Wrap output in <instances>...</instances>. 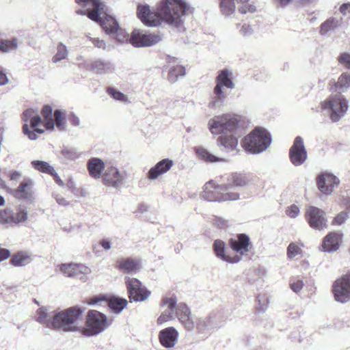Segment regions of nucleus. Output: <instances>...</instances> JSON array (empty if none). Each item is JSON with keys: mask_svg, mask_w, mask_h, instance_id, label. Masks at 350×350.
Returning <instances> with one entry per match:
<instances>
[{"mask_svg": "<svg viewBox=\"0 0 350 350\" xmlns=\"http://www.w3.org/2000/svg\"><path fill=\"white\" fill-rule=\"evenodd\" d=\"M189 8L185 0H161L157 13L152 12L148 5L139 4L137 16L147 26H158L164 19L167 24L180 30L183 28L184 18Z\"/></svg>", "mask_w": 350, "mask_h": 350, "instance_id": "nucleus-1", "label": "nucleus"}, {"mask_svg": "<svg viewBox=\"0 0 350 350\" xmlns=\"http://www.w3.org/2000/svg\"><path fill=\"white\" fill-rule=\"evenodd\" d=\"M240 121L241 117L232 113L215 116L209 119L208 129L212 135H219L217 145L221 151L226 153L239 152Z\"/></svg>", "mask_w": 350, "mask_h": 350, "instance_id": "nucleus-2", "label": "nucleus"}, {"mask_svg": "<svg viewBox=\"0 0 350 350\" xmlns=\"http://www.w3.org/2000/svg\"><path fill=\"white\" fill-rule=\"evenodd\" d=\"M75 1L81 6V8L76 10L77 14L87 15L92 21L100 23L107 34H116L118 41L124 39V31L120 28L116 19L105 12L104 4L99 0H75Z\"/></svg>", "mask_w": 350, "mask_h": 350, "instance_id": "nucleus-3", "label": "nucleus"}, {"mask_svg": "<svg viewBox=\"0 0 350 350\" xmlns=\"http://www.w3.org/2000/svg\"><path fill=\"white\" fill-rule=\"evenodd\" d=\"M176 316L180 323L189 332L196 329L198 333L214 329L219 327L224 321L219 312H213L208 317L202 318L192 314L190 308L185 303H179Z\"/></svg>", "mask_w": 350, "mask_h": 350, "instance_id": "nucleus-4", "label": "nucleus"}, {"mask_svg": "<svg viewBox=\"0 0 350 350\" xmlns=\"http://www.w3.org/2000/svg\"><path fill=\"white\" fill-rule=\"evenodd\" d=\"M270 133L262 127H256L241 142V146L249 153L258 154L266 150L271 145Z\"/></svg>", "mask_w": 350, "mask_h": 350, "instance_id": "nucleus-5", "label": "nucleus"}, {"mask_svg": "<svg viewBox=\"0 0 350 350\" xmlns=\"http://www.w3.org/2000/svg\"><path fill=\"white\" fill-rule=\"evenodd\" d=\"M81 314L82 311L78 307L56 311L54 316V329L65 332L79 330L77 322Z\"/></svg>", "mask_w": 350, "mask_h": 350, "instance_id": "nucleus-6", "label": "nucleus"}, {"mask_svg": "<svg viewBox=\"0 0 350 350\" xmlns=\"http://www.w3.org/2000/svg\"><path fill=\"white\" fill-rule=\"evenodd\" d=\"M348 100L342 95L329 96L321 103V109L332 122H338L347 113Z\"/></svg>", "mask_w": 350, "mask_h": 350, "instance_id": "nucleus-7", "label": "nucleus"}, {"mask_svg": "<svg viewBox=\"0 0 350 350\" xmlns=\"http://www.w3.org/2000/svg\"><path fill=\"white\" fill-rule=\"evenodd\" d=\"M230 72L227 69L221 70L215 79L216 85L213 89V96L208 103V107L211 109H219L226 98L223 91V88L233 89L234 84L230 77Z\"/></svg>", "mask_w": 350, "mask_h": 350, "instance_id": "nucleus-8", "label": "nucleus"}, {"mask_svg": "<svg viewBox=\"0 0 350 350\" xmlns=\"http://www.w3.org/2000/svg\"><path fill=\"white\" fill-rule=\"evenodd\" d=\"M230 187L224 184L216 185L213 182L206 183L204 187L202 197L209 202L234 201L239 199L237 192H228Z\"/></svg>", "mask_w": 350, "mask_h": 350, "instance_id": "nucleus-9", "label": "nucleus"}, {"mask_svg": "<svg viewBox=\"0 0 350 350\" xmlns=\"http://www.w3.org/2000/svg\"><path fill=\"white\" fill-rule=\"evenodd\" d=\"M108 325L107 318L104 314L97 310H90L82 334L85 336H96L103 332Z\"/></svg>", "mask_w": 350, "mask_h": 350, "instance_id": "nucleus-10", "label": "nucleus"}, {"mask_svg": "<svg viewBox=\"0 0 350 350\" xmlns=\"http://www.w3.org/2000/svg\"><path fill=\"white\" fill-rule=\"evenodd\" d=\"M102 178L105 186L117 189L125 184L128 174L124 170H120L116 166H110L105 170Z\"/></svg>", "mask_w": 350, "mask_h": 350, "instance_id": "nucleus-11", "label": "nucleus"}, {"mask_svg": "<svg viewBox=\"0 0 350 350\" xmlns=\"http://www.w3.org/2000/svg\"><path fill=\"white\" fill-rule=\"evenodd\" d=\"M305 218L310 228L323 230L327 228V219L325 211L316 206H310L306 208Z\"/></svg>", "mask_w": 350, "mask_h": 350, "instance_id": "nucleus-12", "label": "nucleus"}, {"mask_svg": "<svg viewBox=\"0 0 350 350\" xmlns=\"http://www.w3.org/2000/svg\"><path fill=\"white\" fill-rule=\"evenodd\" d=\"M125 283L131 301H144L150 295V291L134 278H126Z\"/></svg>", "mask_w": 350, "mask_h": 350, "instance_id": "nucleus-13", "label": "nucleus"}, {"mask_svg": "<svg viewBox=\"0 0 350 350\" xmlns=\"http://www.w3.org/2000/svg\"><path fill=\"white\" fill-rule=\"evenodd\" d=\"M162 39L159 33H143L134 30L129 38V42L135 47L150 46L158 43Z\"/></svg>", "mask_w": 350, "mask_h": 350, "instance_id": "nucleus-14", "label": "nucleus"}, {"mask_svg": "<svg viewBox=\"0 0 350 350\" xmlns=\"http://www.w3.org/2000/svg\"><path fill=\"white\" fill-rule=\"evenodd\" d=\"M308 154L304 145V139L300 136H297L292 146L289 149V159L295 166H300L307 160Z\"/></svg>", "mask_w": 350, "mask_h": 350, "instance_id": "nucleus-15", "label": "nucleus"}, {"mask_svg": "<svg viewBox=\"0 0 350 350\" xmlns=\"http://www.w3.org/2000/svg\"><path fill=\"white\" fill-rule=\"evenodd\" d=\"M230 247L237 253L236 255L246 256L252 247L249 236L245 234H238L228 241Z\"/></svg>", "mask_w": 350, "mask_h": 350, "instance_id": "nucleus-16", "label": "nucleus"}, {"mask_svg": "<svg viewBox=\"0 0 350 350\" xmlns=\"http://www.w3.org/2000/svg\"><path fill=\"white\" fill-rule=\"evenodd\" d=\"M213 250L217 258L227 263L237 264L241 260L238 255L230 256L228 254L226 243L221 239H215L213 241Z\"/></svg>", "mask_w": 350, "mask_h": 350, "instance_id": "nucleus-17", "label": "nucleus"}, {"mask_svg": "<svg viewBox=\"0 0 350 350\" xmlns=\"http://www.w3.org/2000/svg\"><path fill=\"white\" fill-rule=\"evenodd\" d=\"M177 304V299L176 297H164L161 301V306H167V309L165 310L157 319V323L161 325L167 321L174 319L176 316V310L178 307Z\"/></svg>", "mask_w": 350, "mask_h": 350, "instance_id": "nucleus-18", "label": "nucleus"}, {"mask_svg": "<svg viewBox=\"0 0 350 350\" xmlns=\"http://www.w3.org/2000/svg\"><path fill=\"white\" fill-rule=\"evenodd\" d=\"M333 293L335 299L338 302L344 304L350 300V284L345 276L334 282Z\"/></svg>", "mask_w": 350, "mask_h": 350, "instance_id": "nucleus-19", "label": "nucleus"}, {"mask_svg": "<svg viewBox=\"0 0 350 350\" xmlns=\"http://www.w3.org/2000/svg\"><path fill=\"white\" fill-rule=\"evenodd\" d=\"M338 184V178L332 174H321L317 178L318 188L321 193L325 195H330L334 187Z\"/></svg>", "mask_w": 350, "mask_h": 350, "instance_id": "nucleus-20", "label": "nucleus"}, {"mask_svg": "<svg viewBox=\"0 0 350 350\" xmlns=\"http://www.w3.org/2000/svg\"><path fill=\"white\" fill-rule=\"evenodd\" d=\"M33 183L30 178L23 180L14 191L15 198L31 202L33 200Z\"/></svg>", "mask_w": 350, "mask_h": 350, "instance_id": "nucleus-21", "label": "nucleus"}, {"mask_svg": "<svg viewBox=\"0 0 350 350\" xmlns=\"http://www.w3.org/2000/svg\"><path fill=\"white\" fill-rule=\"evenodd\" d=\"M178 338V332L174 327H169L160 331L159 338L161 344L165 348H173Z\"/></svg>", "mask_w": 350, "mask_h": 350, "instance_id": "nucleus-22", "label": "nucleus"}, {"mask_svg": "<svg viewBox=\"0 0 350 350\" xmlns=\"http://www.w3.org/2000/svg\"><path fill=\"white\" fill-rule=\"evenodd\" d=\"M56 311H50L46 307H40L36 310V320L40 324L54 329V316Z\"/></svg>", "mask_w": 350, "mask_h": 350, "instance_id": "nucleus-23", "label": "nucleus"}, {"mask_svg": "<svg viewBox=\"0 0 350 350\" xmlns=\"http://www.w3.org/2000/svg\"><path fill=\"white\" fill-rule=\"evenodd\" d=\"M343 19L340 16L329 17L320 25L319 33L322 36H327L332 32L340 27L342 25Z\"/></svg>", "mask_w": 350, "mask_h": 350, "instance_id": "nucleus-24", "label": "nucleus"}, {"mask_svg": "<svg viewBox=\"0 0 350 350\" xmlns=\"http://www.w3.org/2000/svg\"><path fill=\"white\" fill-rule=\"evenodd\" d=\"M342 241V236L337 232L329 233L323 239L321 250L326 252L336 251Z\"/></svg>", "mask_w": 350, "mask_h": 350, "instance_id": "nucleus-25", "label": "nucleus"}, {"mask_svg": "<svg viewBox=\"0 0 350 350\" xmlns=\"http://www.w3.org/2000/svg\"><path fill=\"white\" fill-rule=\"evenodd\" d=\"M173 161L170 159H164L159 161L154 167H151L148 174V178L150 180L157 178L160 175L166 173L173 165Z\"/></svg>", "mask_w": 350, "mask_h": 350, "instance_id": "nucleus-26", "label": "nucleus"}, {"mask_svg": "<svg viewBox=\"0 0 350 350\" xmlns=\"http://www.w3.org/2000/svg\"><path fill=\"white\" fill-rule=\"evenodd\" d=\"M117 267L123 272L135 273L140 269V262L133 258H122L117 261Z\"/></svg>", "mask_w": 350, "mask_h": 350, "instance_id": "nucleus-27", "label": "nucleus"}, {"mask_svg": "<svg viewBox=\"0 0 350 350\" xmlns=\"http://www.w3.org/2000/svg\"><path fill=\"white\" fill-rule=\"evenodd\" d=\"M91 70L97 75H106L114 71L113 64L107 60L96 59L91 64Z\"/></svg>", "mask_w": 350, "mask_h": 350, "instance_id": "nucleus-28", "label": "nucleus"}, {"mask_svg": "<svg viewBox=\"0 0 350 350\" xmlns=\"http://www.w3.org/2000/svg\"><path fill=\"white\" fill-rule=\"evenodd\" d=\"M104 169L105 163L101 159L93 157L88 160V170L91 177L100 178Z\"/></svg>", "mask_w": 350, "mask_h": 350, "instance_id": "nucleus-29", "label": "nucleus"}, {"mask_svg": "<svg viewBox=\"0 0 350 350\" xmlns=\"http://www.w3.org/2000/svg\"><path fill=\"white\" fill-rule=\"evenodd\" d=\"M249 182L247 177L241 174H232L228 178L227 183H225V186H228L230 188L228 189V192H234L233 189L238 187H244Z\"/></svg>", "mask_w": 350, "mask_h": 350, "instance_id": "nucleus-30", "label": "nucleus"}, {"mask_svg": "<svg viewBox=\"0 0 350 350\" xmlns=\"http://www.w3.org/2000/svg\"><path fill=\"white\" fill-rule=\"evenodd\" d=\"M33 260L32 255L27 252L21 251L13 255L12 264L15 267H23L29 264Z\"/></svg>", "mask_w": 350, "mask_h": 350, "instance_id": "nucleus-31", "label": "nucleus"}, {"mask_svg": "<svg viewBox=\"0 0 350 350\" xmlns=\"http://www.w3.org/2000/svg\"><path fill=\"white\" fill-rule=\"evenodd\" d=\"M185 72V68L183 66L179 64L172 66L169 68L167 79L170 83H175L178 77L184 76Z\"/></svg>", "mask_w": 350, "mask_h": 350, "instance_id": "nucleus-32", "label": "nucleus"}, {"mask_svg": "<svg viewBox=\"0 0 350 350\" xmlns=\"http://www.w3.org/2000/svg\"><path fill=\"white\" fill-rule=\"evenodd\" d=\"M350 87V72H344L335 83V90L338 93L345 92Z\"/></svg>", "mask_w": 350, "mask_h": 350, "instance_id": "nucleus-33", "label": "nucleus"}, {"mask_svg": "<svg viewBox=\"0 0 350 350\" xmlns=\"http://www.w3.org/2000/svg\"><path fill=\"white\" fill-rule=\"evenodd\" d=\"M53 109L50 105H45L41 113L44 118V124L46 129L53 130L55 126L54 120L52 118Z\"/></svg>", "mask_w": 350, "mask_h": 350, "instance_id": "nucleus-34", "label": "nucleus"}, {"mask_svg": "<svg viewBox=\"0 0 350 350\" xmlns=\"http://www.w3.org/2000/svg\"><path fill=\"white\" fill-rule=\"evenodd\" d=\"M18 46V40L14 38L12 40H2L0 42V51L2 53H8L16 50Z\"/></svg>", "mask_w": 350, "mask_h": 350, "instance_id": "nucleus-35", "label": "nucleus"}, {"mask_svg": "<svg viewBox=\"0 0 350 350\" xmlns=\"http://www.w3.org/2000/svg\"><path fill=\"white\" fill-rule=\"evenodd\" d=\"M196 153L200 159L206 162L214 163L224 161V159L212 154L207 150L203 148H197Z\"/></svg>", "mask_w": 350, "mask_h": 350, "instance_id": "nucleus-36", "label": "nucleus"}, {"mask_svg": "<svg viewBox=\"0 0 350 350\" xmlns=\"http://www.w3.org/2000/svg\"><path fill=\"white\" fill-rule=\"evenodd\" d=\"M127 301L125 299L123 298H115L111 299L108 304L110 309L116 312V313H120L122 312L124 308L127 305Z\"/></svg>", "mask_w": 350, "mask_h": 350, "instance_id": "nucleus-37", "label": "nucleus"}, {"mask_svg": "<svg viewBox=\"0 0 350 350\" xmlns=\"http://www.w3.org/2000/svg\"><path fill=\"white\" fill-rule=\"evenodd\" d=\"M31 165L34 169L43 173L51 174L54 173V167L48 162L43 161H32Z\"/></svg>", "mask_w": 350, "mask_h": 350, "instance_id": "nucleus-38", "label": "nucleus"}, {"mask_svg": "<svg viewBox=\"0 0 350 350\" xmlns=\"http://www.w3.org/2000/svg\"><path fill=\"white\" fill-rule=\"evenodd\" d=\"M60 154L62 159L67 161H75L81 156V154L75 148L71 147H64Z\"/></svg>", "mask_w": 350, "mask_h": 350, "instance_id": "nucleus-39", "label": "nucleus"}, {"mask_svg": "<svg viewBox=\"0 0 350 350\" xmlns=\"http://www.w3.org/2000/svg\"><path fill=\"white\" fill-rule=\"evenodd\" d=\"M219 6L221 13L225 16H230L235 11L234 0H220Z\"/></svg>", "mask_w": 350, "mask_h": 350, "instance_id": "nucleus-40", "label": "nucleus"}, {"mask_svg": "<svg viewBox=\"0 0 350 350\" xmlns=\"http://www.w3.org/2000/svg\"><path fill=\"white\" fill-rule=\"evenodd\" d=\"M269 307V300L265 295H258L256 297V311L260 314L265 312Z\"/></svg>", "mask_w": 350, "mask_h": 350, "instance_id": "nucleus-41", "label": "nucleus"}, {"mask_svg": "<svg viewBox=\"0 0 350 350\" xmlns=\"http://www.w3.org/2000/svg\"><path fill=\"white\" fill-rule=\"evenodd\" d=\"M65 116V112L61 109H56L54 111V123L55 122L57 127L60 131H65L66 129Z\"/></svg>", "mask_w": 350, "mask_h": 350, "instance_id": "nucleus-42", "label": "nucleus"}, {"mask_svg": "<svg viewBox=\"0 0 350 350\" xmlns=\"http://www.w3.org/2000/svg\"><path fill=\"white\" fill-rule=\"evenodd\" d=\"M68 53V51L66 46L62 43H60L57 47V53L53 57L52 60L54 63H56L62 59H64L67 57Z\"/></svg>", "mask_w": 350, "mask_h": 350, "instance_id": "nucleus-43", "label": "nucleus"}, {"mask_svg": "<svg viewBox=\"0 0 350 350\" xmlns=\"http://www.w3.org/2000/svg\"><path fill=\"white\" fill-rule=\"evenodd\" d=\"M107 92L116 100L121 101L123 103L128 102V98L122 92L117 90L113 88L109 87L107 90Z\"/></svg>", "mask_w": 350, "mask_h": 350, "instance_id": "nucleus-44", "label": "nucleus"}, {"mask_svg": "<svg viewBox=\"0 0 350 350\" xmlns=\"http://www.w3.org/2000/svg\"><path fill=\"white\" fill-rule=\"evenodd\" d=\"M27 219V211L22 208H19L16 213H13V224H19L24 223Z\"/></svg>", "mask_w": 350, "mask_h": 350, "instance_id": "nucleus-45", "label": "nucleus"}, {"mask_svg": "<svg viewBox=\"0 0 350 350\" xmlns=\"http://www.w3.org/2000/svg\"><path fill=\"white\" fill-rule=\"evenodd\" d=\"M13 212L11 210L0 211V224H13Z\"/></svg>", "mask_w": 350, "mask_h": 350, "instance_id": "nucleus-46", "label": "nucleus"}, {"mask_svg": "<svg viewBox=\"0 0 350 350\" xmlns=\"http://www.w3.org/2000/svg\"><path fill=\"white\" fill-rule=\"evenodd\" d=\"M23 131L24 134L25 135H27L29 139H31V140H35V139H37L36 133H40V134L44 133V130L43 129H38V128H36L33 131H30L27 124H23Z\"/></svg>", "mask_w": 350, "mask_h": 350, "instance_id": "nucleus-47", "label": "nucleus"}, {"mask_svg": "<svg viewBox=\"0 0 350 350\" xmlns=\"http://www.w3.org/2000/svg\"><path fill=\"white\" fill-rule=\"evenodd\" d=\"M77 269L75 263L62 264L59 267L61 272L66 277L72 278L74 269Z\"/></svg>", "mask_w": 350, "mask_h": 350, "instance_id": "nucleus-48", "label": "nucleus"}, {"mask_svg": "<svg viewBox=\"0 0 350 350\" xmlns=\"http://www.w3.org/2000/svg\"><path fill=\"white\" fill-rule=\"evenodd\" d=\"M301 250L294 243H291L287 248V256L289 258H293L300 254Z\"/></svg>", "mask_w": 350, "mask_h": 350, "instance_id": "nucleus-49", "label": "nucleus"}, {"mask_svg": "<svg viewBox=\"0 0 350 350\" xmlns=\"http://www.w3.org/2000/svg\"><path fill=\"white\" fill-rule=\"evenodd\" d=\"M338 61L340 64L350 70V53L347 52L342 53L338 56Z\"/></svg>", "mask_w": 350, "mask_h": 350, "instance_id": "nucleus-50", "label": "nucleus"}, {"mask_svg": "<svg viewBox=\"0 0 350 350\" xmlns=\"http://www.w3.org/2000/svg\"><path fill=\"white\" fill-rule=\"evenodd\" d=\"M290 286L291 288L295 293H298L302 289L304 286V283L303 281L299 279L292 278L290 281Z\"/></svg>", "mask_w": 350, "mask_h": 350, "instance_id": "nucleus-51", "label": "nucleus"}, {"mask_svg": "<svg viewBox=\"0 0 350 350\" xmlns=\"http://www.w3.org/2000/svg\"><path fill=\"white\" fill-rule=\"evenodd\" d=\"M299 208L295 204L291 205L286 211V215L291 218H295L299 215Z\"/></svg>", "mask_w": 350, "mask_h": 350, "instance_id": "nucleus-52", "label": "nucleus"}, {"mask_svg": "<svg viewBox=\"0 0 350 350\" xmlns=\"http://www.w3.org/2000/svg\"><path fill=\"white\" fill-rule=\"evenodd\" d=\"M81 271H79V273L75 278L79 279L82 282H85L88 279V275L91 273V270L89 267H81Z\"/></svg>", "mask_w": 350, "mask_h": 350, "instance_id": "nucleus-53", "label": "nucleus"}, {"mask_svg": "<svg viewBox=\"0 0 350 350\" xmlns=\"http://www.w3.org/2000/svg\"><path fill=\"white\" fill-rule=\"evenodd\" d=\"M213 224L220 229H226L228 227V221L221 217H215Z\"/></svg>", "mask_w": 350, "mask_h": 350, "instance_id": "nucleus-54", "label": "nucleus"}, {"mask_svg": "<svg viewBox=\"0 0 350 350\" xmlns=\"http://www.w3.org/2000/svg\"><path fill=\"white\" fill-rule=\"evenodd\" d=\"M253 31H253V29L252 28V27L247 23H244L243 25H242V26L239 29V33L243 36H250L251 34L253 33Z\"/></svg>", "mask_w": 350, "mask_h": 350, "instance_id": "nucleus-55", "label": "nucleus"}, {"mask_svg": "<svg viewBox=\"0 0 350 350\" xmlns=\"http://www.w3.org/2000/svg\"><path fill=\"white\" fill-rule=\"evenodd\" d=\"M348 215L346 212L340 213L334 219L333 224L336 225H341L347 220Z\"/></svg>", "mask_w": 350, "mask_h": 350, "instance_id": "nucleus-56", "label": "nucleus"}, {"mask_svg": "<svg viewBox=\"0 0 350 350\" xmlns=\"http://www.w3.org/2000/svg\"><path fill=\"white\" fill-rule=\"evenodd\" d=\"M36 114L35 111L31 109H28L23 113L22 119L25 124H27L32 117Z\"/></svg>", "mask_w": 350, "mask_h": 350, "instance_id": "nucleus-57", "label": "nucleus"}, {"mask_svg": "<svg viewBox=\"0 0 350 350\" xmlns=\"http://www.w3.org/2000/svg\"><path fill=\"white\" fill-rule=\"evenodd\" d=\"M89 38V36H88ZM90 40L92 42V44L97 48L106 49V43L104 40H100L97 38H91L90 37Z\"/></svg>", "mask_w": 350, "mask_h": 350, "instance_id": "nucleus-58", "label": "nucleus"}, {"mask_svg": "<svg viewBox=\"0 0 350 350\" xmlns=\"http://www.w3.org/2000/svg\"><path fill=\"white\" fill-rule=\"evenodd\" d=\"M239 11L241 14H245L247 12L254 13L256 11V7L251 4H244L239 8Z\"/></svg>", "mask_w": 350, "mask_h": 350, "instance_id": "nucleus-59", "label": "nucleus"}, {"mask_svg": "<svg viewBox=\"0 0 350 350\" xmlns=\"http://www.w3.org/2000/svg\"><path fill=\"white\" fill-rule=\"evenodd\" d=\"M53 197L55 199L57 203L60 206H68L69 202L66 201V200L59 194L53 193Z\"/></svg>", "mask_w": 350, "mask_h": 350, "instance_id": "nucleus-60", "label": "nucleus"}, {"mask_svg": "<svg viewBox=\"0 0 350 350\" xmlns=\"http://www.w3.org/2000/svg\"><path fill=\"white\" fill-rule=\"evenodd\" d=\"M100 245L105 251H108L111 248L112 243L109 239H103L99 242Z\"/></svg>", "mask_w": 350, "mask_h": 350, "instance_id": "nucleus-61", "label": "nucleus"}, {"mask_svg": "<svg viewBox=\"0 0 350 350\" xmlns=\"http://www.w3.org/2000/svg\"><path fill=\"white\" fill-rule=\"evenodd\" d=\"M339 10L343 16H346L347 14H349L350 13V3H342L340 6Z\"/></svg>", "mask_w": 350, "mask_h": 350, "instance_id": "nucleus-62", "label": "nucleus"}, {"mask_svg": "<svg viewBox=\"0 0 350 350\" xmlns=\"http://www.w3.org/2000/svg\"><path fill=\"white\" fill-rule=\"evenodd\" d=\"M30 124L32 128H36L37 126H38L41 122V118L40 116L36 113L33 117L31 119Z\"/></svg>", "mask_w": 350, "mask_h": 350, "instance_id": "nucleus-63", "label": "nucleus"}, {"mask_svg": "<svg viewBox=\"0 0 350 350\" xmlns=\"http://www.w3.org/2000/svg\"><path fill=\"white\" fill-rule=\"evenodd\" d=\"M10 256V252L8 250L0 247V262L3 261Z\"/></svg>", "mask_w": 350, "mask_h": 350, "instance_id": "nucleus-64", "label": "nucleus"}]
</instances>
